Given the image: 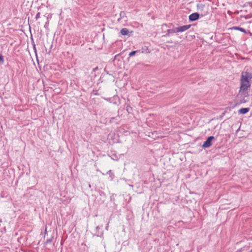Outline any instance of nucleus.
I'll return each mask as SVG.
<instances>
[{
    "mask_svg": "<svg viewBox=\"0 0 252 252\" xmlns=\"http://www.w3.org/2000/svg\"><path fill=\"white\" fill-rule=\"evenodd\" d=\"M251 87V82L249 81H241V85L239 90V94H245V93Z\"/></svg>",
    "mask_w": 252,
    "mask_h": 252,
    "instance_id": "f257e3e1",
    "label": "nucleus"
},
{
    "mask_svg": "<svg viewBox=\"0 0 252 252\" xmlns=\"http://www.w3.org/2000/svg\"><path fill=\"white\" fill-rule=\"evenodd\" d=\"M252 79V73L244 71L241 73V81H249L250 82L251 80Z\"/></svg>",
    "mask_w": 252,
    "mask_h": 252,
    "instance_id": "f03ea898",
    "label": "nucleus"
},
{
    "mask_svg": "<svg viewBox=\"0 0 252 252\" xmlns=\"http://www.w3.org/2000/svg\"><path fill=\"white\" fill-rule=\"evenodd\" d=\"M215 139L214 137L213 136H209L206 141H205L202 147L204 148H209L212 146V141Z\"/></svg>",
    "mask_w": 252,
    "mask_h": 252,
    "instance_id": "7ed1b4c3",
    "label": "nucleus"
},
{
    "mask_svg": "<svg viewBox=\"0 0 252 252\" xmlns=\"http://www.w3.org/2000/svg\"><path fill=\"white\" fill-rule=\"evenodd\" d=\"M190 25H185L181 27H177L175 29V31L177 32H183L190 28Z\"/></svg>",
    "mask_w": 252,
    "mask_h": 252,
    "instance_id": "20e7f679",
    "label": "nucleus"
},
{
    "mask_svg": "<svg viewBox=\"0 0 252 252\" xmlns=\"http://www.w3.org/2000/svg\"><path fill=\"white\" fill-rule=\"evenodd\" d=\"M199 14L197 13H193L189 16V19L190 21H194L199 18Z\"/></svg>",
    "mask_w": 252,
    "mask_h": 252,
    "instance_id": "39448f33",
    "label": "nucleus"
},
{
    "mask_svg": "<svg viewBox=\"0 0 252 252\" xmlns=\"http://www.w3.org/2000/svg\"><path fill=\"white\" fill-rule=\"evenodd\" d=\"M250 110L249 108H243L239 110L238 112L241 114H245L248 113Z\"/></svg>",
    "mask_w": 252,
    "mask_h": 252,
    "instance_id": "423d86ee",
    "label": "nucleus"
},
{
    "mask_svg": "<svg viewBox=\"0 0 252 252\" xmlns=\"http://www.w3.org/2000/svg\"><path fill=\"white\" fill-rule=\"evenodd\" d=\"M205 5L203 3H199L197 5L198 10L202 11L204 10Z\"/></svg>",
    "mask_w": 252,
    "mask_h": 252,
    "instance_id": "0eeeda50",
    "label": "nucleus"
},
{
    "mask_svg": "<svg viewBox=\"0 0 252 252\" xmlns=\"http://www.w3.org/2000/svg\"><path fill=\"white\" fill-rule=\"evenodd\" d=\"M128 33V30L126 28H123L121 30V33L123 35H127Z\"/></svg>",
    "mask_w": 252,
    "mask_h": 252,
    "instance_id": "6e6552de",
    "label": "nucleus"
},
{
    "mask_svg": "<svg viewBox=\"0 0 252 252\" xmlns=\"http://www.w3.org/2000/svg\"><path fill=\"white\" fill-rule=\"evenodd\" d=\"M233 29L239 30L243 32L246 33V30L243 28H239V27H233Z\"/></svg>",
    "mask_w": 252,
    "mask_h": 252,
    "instance_id": "1a4fd4ad",
    "label": "nucleus"
},
{
    "mask_svg": "<svg viewBox=\"0 0 252 252\" xmlns=\"http://www.w3.org/2000/svg\"><path fill=\"white\" fill-rule=\"evenodd\" d=\"M136 52V51H132V52H131L129 54V56L130 57H132V56H134V55L135 54Z\"/></svg>",
    "mask_w": 252,
    "mask_h": 252,
    "instance_id": "9d476101",
    "label": "nucleus"
},
{
    "mask_svg": "<svg viewBox=\"0 0 252 252\" xmlns=\"http://www.w3.org/2000/svg\"><path fill=\"white\" fill-rule=\"evenodd\" d=\"M4 62V59L1 55L0 54V63H3Z\"/></svg>",
    "mask_w": 252,
    "mask_h": 252,
    "instance_id": "9b49d317",
    "label": "nucleus"
},
{
    "mask_svg": "<svg viewBox=\"0 0 252 252\" xmlns=\"http://www.w3.org/2000/svg\"><path fill=\"white\" fill-rule=\"evenodd\" d=\"M235 252H242V250L241 249H239V250H238L237 251H236Z\"/></svg>",
    "mask_w": 252,
    "mask_h": 252,
    "instance_id": "f8f14e48",
    "label": "nucleus"
},
{
    "mask_svg": "<svg viewBox=\"0 0 252 252\" xmlns=\"http://www.w3.org/2000/svg\"><path fill=\"white\" fill-rule=\"evenodd\" d=\"M251 251H252V249L251 250Z\"/></svg>",
    "mask_w": 252,
    "mask_h": 252,
    "instance_id": "ddd939ff",
    "label": "nucleus"
}]
</instances>
